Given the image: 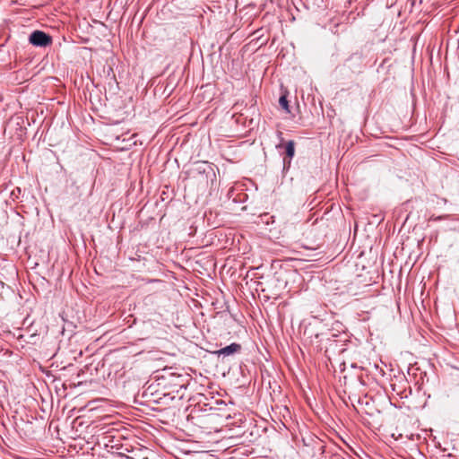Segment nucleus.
I'll list each match as a JSON object with an SVG mask.
<instances>
[{
    "label": "nucleus",
    "instance_id": "1",
    "mask_svg": "<svg viewBox=\"0 0 459 459\" xmlns=\"http://www.w3.org/2000/svg\"><path fill=\"white\" fill-rule=\"evenodd\" d=\"M29 42L35 47H47L51 44V37L41 30H34L29 37Z\"/></svg>",
    "mask_w": 459,
    "mask_h": 459
},
{
    "label": "nucleus",
    "instance_id": "2",
    "mask_svg": "<svg viewBox=\"0 0 459 459\" xmlns=\"http://www.w3.org/2000/svg\"><path fill=\"white\" fill-rule=\"evenodd\" d=\"M241 349V346L238 343H231L217 351H215L216 354H218L219 356L222 355V356H230V355H232L238 351H239Z\"/></svg>",
    "mask_w": 459,
    "mask_h": 459
},
{
    "label": "nucleus",
    "instance_id": "3",
    "mask_svg": "<svg viewBox=\"0 0 459 459\" xmlns=\"http://www.w3.org/2000/svg\"><path fill=\"white\" fill-rule=\"evenodd\" d=\"M285 151L287 156L290 158V160H291L295 154V143L293 141H289L286 143Z\"/></svg>",
    "mask_w": 459,
    "mask_h": 459
},
{
    "label": "nucleus",
    "instance_id": "4",
    "mask_svg": "<svg viewBox=\"0 0 459 459\" xmlns=\"http://www.w3.org/2000/svg\"><path fill=\"white\" fill-rule=\"evenodd\" d=\"M279 103L281 105V107L286 110L288 113H290V109H289V103H288V100H287V98L286 96H281L280 97V100H279Z\"/></svg>",
    "mask_w": 459,
    "mask_h": 459
},
{
    "label": "nucleus",
    "instance_id": "5",
    "mask_svg": "<svg viewBox=\"0 0 459 459\" xmlns=\"http://www.w3.org/2000/svg\"><path fill=\"white\" fill-rule=\"evenodd\" d=\"M445 218V216H437V217H430V221H439V220H443Z\"/></svg>",
    "mask_w": 459,
    "mask_h": 459
}]
</instances>
